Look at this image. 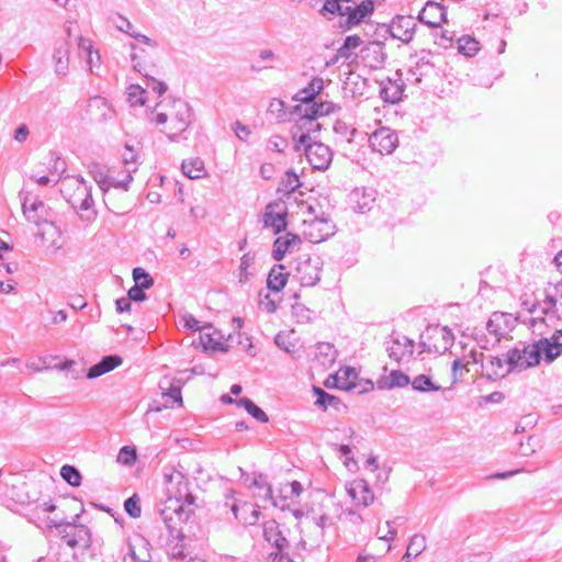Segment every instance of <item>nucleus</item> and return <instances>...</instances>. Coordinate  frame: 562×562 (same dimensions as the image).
<instances>
[{
	"label": "nucleus",
	"mask_w": 562,
	"mask_h": 562,
	"mask_svg": "<svg viewBox=\"0 0 562 562\" xmlns=\"http://www.w3.org/2000/svg\"><path fill=\"white\" fill-rule=\"evenodd\" d=\"M561 355L562 329L555 330L550 338H540L529 345L519 342L505 353L494 357V379L536 367L541 359L551 363Z\"/></svg>",
	"instance_id": "nucleus-1"
},
{
	"label": "nucleus",
	"mask_w": 562,
	"mask_h": 562,
	"mask_svg": "<svg viewBox=\"0 0 562 562\" xmlns=\"http://www.w3.org/2000/svg\"><path fill=\"white\" fill-rule=\"evenodd\" d=\"M167 498L158 507V514L171 537L182 540L183 526L194 514V496L184 474L171 469L164 474Z\"/></svg>",
	"instance_id": "nucleus-2"
},
{
	"label": "nucleus",
	"mask_w": 562,
	"mask_h": 562,
	"mask_svg": "<svg viewBox=\"0 0 562 562\" xmlns=\"http://www.w3.org/2000/svg\"><path fill=\"white\" fill-rule=\"evenodd\" d=\"M60 193L76 210L90 212L87 220H93L97 212L93 210L92 186L80 175L66 176L60 181Z\"/></svg>",
	"instance_id": "nucleus-3"
},
{
	"label": "nucleus",
	"mask_w": 562,
	"mask_h": 562,
	"mask_svg": "<svg viewBox=\"0 0 562 562\" xmlns=\"http://www.w3.org/2000/svg\"><path fill=\"white\" fill-rule=\"evenodd\" d=\"M374 10L372 0H326L319 13L324 16L327 14H338L347 18L349 25H356L362 22L367 16L371 15Z\"/></svg>",
	"instance_id": "nucleus-4"
},
{
	"label": "nucleus",
	"mask_w": 562,
	"mask_h": 562,
	"mask_svg": "<svg viewBox=\"0 0 562 562\" xmlns=\"http://www.w3.org/2000/svg\"><path fill=\"white\" fill-rule=\"evenodd\" d=\"M20 199L23 215L29 223L40 227L44 225V223L55 220L56 214L52 207L45 204L37 196H33L27 191H22L20 193Z\"/></svg>",
	"instance_id": "nucleus-5"
},
{
	"label": "nucleus",
	"mask_w": 562,
	"mask_h": 562,
	"mask_svg": "<svg viewBox=\"0 0 562 562\" xmlns=\"http://www.w3.org/2000/svg\"><path fill=\"white\" fill-rule=\"evenodd\" d=\"M420 347L424 352L443 353L453 344V334L448 327L429 326L420 335Z\"/></svg>",
	"instance_id": "nucleus-6"
},
{
	"label": "nucleus",
	"mask_w": 562,
	"mask_h": 562,
	"mask_svg": "<svg viewBox=\"0 0 562 562\" xmlns=\"http://www.w3.org/2000/svg\"><path fill=\"white\" fill-rule=\"evenodd\" d=\"M322 268L319 256L303 255L295 261L294 277L302 286H313L321 280Z\"/></svg>",
	"instance_id": "nucleus-7"
},
{
	"label": "nucleus",
	"mask_w": 562,
	"mask_h": 562,
	"mask_svg": "<svg viewBox=\"0 0 562 562\" xmlns=\"http://www.w3.org/2000/svg\"><path fill=\"white\" fill-rule=\"evenodd\" d=\"M295 110L301 114L296 121L291 133L295 142L294 150L301 151L302 145L311 143V135L321 130V124L317 123V116L312 113H305V108L295 106Z\"/></svg>",
	"instance_id": "nucleus-8"
},
{
	"label": "nucleus",
	"mask_w": 562,
	"mask_h": 562,
	"mask_svg": "<svg viewBox=\"0 0 562 562\" xmlns=\"http://www.w3.org/2000/svg\"><path fill=\"white\" fill-rule=\"evenodd\" d=\"M336 233V226L329 217H304L302 234L313 244H318Z\"/></svg>",
	"instance_id": "nucleus-9"
},
{
	"label": "nucleus",
	"mask_w": 562,
	"mask_h": 562,
	"mask_svg": "<svg viewBox=\"0 0 562 562\" xmlns=\"http://www.w3.org/2000/svg\"><path fill=\"white\" fill-rule=\"evenodd\" d=\"M544 310L542 313L549 321V324L555 319H562V280L555 284H549L544 289Z\"/></svg>",
	"instance_id": "nucleus-10"
},
{
	"label": "nucleus",
	"mask_w": 562,
	"mask_h": 562,
	"mask_svg": "<svg viewBox=\"0 0 562 562\" xmlns=\"http://www.w3.org/2000/svg\"><path fill=\"white\" fill-rule=\"evenodd\" d=\"M306 159L313 169L326 170L333 159L331 149L319 142L302 145Z\"/></svg>",
	"instance_id": "nucleus-11"
},
{
	"label": "nucleus",
	"mask_w": 562,
	"mask_h": 562,
	"mask_svg": "<svg viewBox=\"0 0 562 562\" xmlns=\"http://www.w3.org/2000/svg\"><path fill=\"white\" fill-rule=\"evenodd\" d=\"M148 540L139 533L127 539V551L124 553V562H151Z\"/></svg>",
	"instance_id": "nucleus-12"
},
{
	"label": "nucleus",
	"mask_w": 562,
	"mask_h": 562,
	"mask_svg": "<svg viewBox=\"0 0 562 562\" xmlns=\"http://www.w3.org/2000/svg\"><path fill=\"white\" fill-rule=\"evenodd\" d=\"M175 113L171 115V126L167 132L170 139L187 131L191 124L192 112L190 105L183 100L173 103Z\"/></svg>",
	"instance_id": "nucleus-13"
},
{
	"label": "nucleus",
	"mask_w": 562,
	"mask_h": 562,
	"mask_svg": "<svg viewBox=\"0 0 562 562\" xmlns=\"http://www.w3.org/2000/svg\"><path fill=\"white\" fill-rule=\"evenodd\" d=\"M370 147L381 155L392 154L398 145L397 135L387 127L376 130L370 135Z\"/></svg>",
	"instance_id": "nucleus-14"
},
{
	"label": "nucleus",
	"mask_w": 562,
	"mask_h": 562,
	"mask_svg": "<svg viewBox=\"0 0 562 562\" xmlns=\"http://www.w3.org/2000/svg\"><path fill=\"white\" fill-rule=\"evenodd\" d=\"M416 26L413 16L397 15L389 24L387 31L393 38L407 44L413 40Z\"/></svg>",
	"instance_id": "nucleus-15"
},
{
	"label": "nucleus",
	"mask_w": 562,
	"mask_h": 562,
	"mask_svg": "<svg viewBox=\"0 0 562 562\" xmlns=\"http://www.w3.org/2000/svg\"><path fill=\"white\" fill-rule=\"evenodd\" d=\"M346 491L358 508H367L374 501L373 492L363 479L353 480L348 483Z\"/></svg>",
	"instance_id": "nucleus-16"
},
{
	"label": "nucleus",
	"mask_w": 562,
	"mask_h": 562,
	"mask_svg": "<svg viewBox=\"0 0 562 562\" xmlns=\"http://www.w3.org/2000/svg\"><path fill=\"white\" fill-rule=\"evenodd\" d=\"M37 228L38 232L36 235L44 247L53 250L54 252L58 251L63 247L61 231L56 225L55 220L48 221Z\"/></svg>",
	"instance_id": "nucleus-17"
},
{
	"label": "nucleus",
	"mask_w": 562,
	"mask_h": 562,
	"mask_svg": "<svg viewBox=\"0 0 562 562\" xmlns=\"http://www.w3.org/2000/svg\"><path fill=\"white\" fill-rule=\"evenodd\" d=\"M446 9L438 2L428 1L418 14V20L431 27H438L446 21Z\"/></svg>",
	"instance_id": "nucleus-18"
},
{
	"label": "nucleus",
	"mask_w": 562,
	"mask_h": 562,
	"mask_svg": "<svg viewBox=\"0 0 562 562\" xmlns=\"http://www.w3.org/2000/svg\"><path fill=\"white\" fill-rule=\"evenodd\" d=\"M386 352L391 359L400 362L405 357L413 356L414 341L405 336L392 338L390 341H386Z\"/></svg>",
	"instance_id": "nucleus-19"
},
{
	"label": "nucleus",
	"mask_w": 562,
	"mask_h": 562,
	"mask_svg": "<svg viewBox=\"0 0 562 562\" xmlns=\"http://www.w3.org/2000/svg\"><path fill=\"white\" fill-rule=\"evenodd\" d=\"M301 243V237L293 233H286L283 236H279L273 243L272 258L276 261L282 260L286 252H291L295 248H299Z\"/></svg>",
	"instance_id": "nucleus-20"
},
{
	"label": "nucleus",
	"mask_w": 562,
	"mask_h": 562,
	"mask_svg": "<svg viewBox=\"0 0 562 562\" xmlns=\"http://www.w3.org/2000/svg\"><path fill=\"white\" fill-rule=\"evenodd\" d=\"M542 305H544V299H535L532 301L524 300L521 302L524 310L528 311L532 315V317L529 319V325L532 327L533 333L542 326L550 327L552 325L549 324L548 318L542 313V310H544Z\"/></svg>",
	"instance_id": "nucleus-21"
},
{
	"label": "nucleus",
	"mask_w": 562,
	"mask_h": 562,
	"mask_svg": "<svg viewBox=\"0 0 562 562\" xmlns=\"http://www.w3.org/2000/svg\"><path fill=\"white\" fill-rule=\"evenodd\" d=\"M66 535L63 537L64 541L70 548L79 547L86 549L90 547V532L85 526L67 525Z\"/></svg>",
	"instance_id": "nucleus-22"
},
{
	"label": "nucleus",
	"mask_w": 562,
	"mask_h": 562,
	"mask_svg": "<svg viewBox=\"0 0 562 562\" xmlns=\"http://www.w3.org/2000/svg\"><path fill=\"white\" fill-rule=\"evenodd\" d=\"M235 518L245 526H255L260 517L261 512L250 503L233 504L231 507Z\"/></svg>",
	"instance_id": "nucleus-23"
},
{
	"label": "nucleus",
	"mask_w": 562,
	"mask_h": 562,
	"mask_svg": "<svg viewBox=\"0 0 562 562\" xmlns=\"http://www.w3.org/2000/svg\"><path fill=\"white\" fill-rule=\"evenodd\" d=\"M87 111L90 117L97 122L111 120L114 114L108 101L100 95H95L89 99Z\"/></svg>",
	"instance_id": "nucleus-24"
},
{
	"label": "nucleus",
	"mask_w": 562,
	"mask_h": 562,
	"mask_svg": "<svg viewBox=\"0 0 562 562\" xmlns=\"http://www.w3.org/2000/svg\"><path fill=\"white\" fill-rule=\"evenodd\" d=\"M279 206L278 204L270 203L267 205L266 211L263 213V225L265 227L272 228L274 234H279L286 228V212H274V207Z\"/></svg>",
	"instance_id": "nucleus-25"
},
{
	"label": "nucleus",
	"mask_w": 562,
	"mask_h": 562,
	"mask_svg": "<svg viewBox=\"0 0 562 562\" xmlns=\"http://www.w3.org/2000/svg\"><path fill=\"white\" fill-rule=\"evenodd\" d=\"M70 44L61 41L54 48L53 59L55 63V72L57 75H66L69 67Z\"/></svg>",
	"instance_id": "nucleus-26"
},
{
	"label": "nucleus",
	"mask_w": 562,
	"mask_h": 562,
	"mask_svg": "<svg viewBox=\"0 0 562 562\" xmlns=\"http://www.w3.org/2000/svg\"><path fill=\"white\" fill-rule=\"evenodd\" d=\"M324 88V81L319 77H314L310 83L296 92L295 100L300 101L305 105L312 104L314 102V99L317 94L321 93V91Z\"/></svg>",
	"instance_id": "nucleus-27"
},
{
	"label": "nucleus",
	"mask_w": 562,
	"mask_h": 562,
	"mask_svg": "<svg viewBox=\"0 0 562 562\" xmlns=\"http://www.w3.org/2000/svg\"><path fill=\"white\" fill-rule=\"evenodd\" d=\"M515 325L516 319L512 315L494 312V338L497 341L505 338L514 329Z\"/></svg>",
	"instance_id": "nucleus-28"
},
{
	"label": "nucleus",
	"mask_w": 562,
	"mask_h": 562,
	"mask_svg": "<svg viewBox=\"0 0 562 562\" xmlns=\"http://www.w3.org/2000/svg\"><path fill=\"white\" fill-rule=\"evenodd\" d=\"M411 383L409 376L400 370H392L389 375L381 376L378 380V387L381 390H392L394 387H404Z\"/></svg>",
	"instance_id": "nucleus-29"
},
{
	"label": "nucleus",
	"mask_w": 562,
	"mask_h": 562,
	"mask_svg": "<svg viewBox=\"0 0 562 562\" xmlns=\"http://www.w3.org/2000/svg\"><path fill=\"white\" fill-rule=\"evenodd\" d=\"M403 92L404 83L401 79H389L382 85L380 94L384 101L396 103L402 99Z\"/></svg>",
	"instance_id": "nucleus-30"
},
{
	"label": "nucleus",
	"mask_w": 562,
	"mask_h": 562,
	"mask_svg": "<svg viewBox=\"0 0 562 562\" xmlns=\"http://www.w3.org/2000/svg\"><path fill=\"white\" fill-rule=\"evenodd\" d=\"M285 267L283 265H274L267 279V286L273 292H280L286 284L288 272H284Z\"/></svg>",
	"instance_id": "nucleus-31"
},
{
	"label": "nucleus",
	"mask_w": 562,
	"mask_h": 562,
	"mask_svg": "<svg viewBox=\"0 0 562 562\" xmlns=\"http://www.w3.org/2000/svg\"><path fill=\"white\" fill-rule=\"evenodd\" d=\"M263 537L269 543L273 544L279 550L288 543L279 529V524L273 519L263 524Z\"/></svg>",
	"instance_id": "nucleus-32"
},
{
	"label": "nucleus",
	"mask_w": 562,
	"mask_h": 562,
	"mask_svg": "<svg viewBox=\"0 0 562 562\" xmlns=\"http://www.w3.org/2000/svg\"><path fill=\"white\" fill-rule=\"evenodd\" d=\"M337 358V350L329 342H318L316 346L315 359L324 368L333 366Z\"/></svg>",
	"instance_id": "nucleus-33"
},
{
	"label": "nucleus",
	"mask_w": 562,
	"mask_h": 562,
	"mask_svg": "<svg viewBox=\"0 0 562 562\" xmlns=\"http://www.w3.org/2000/svg\"><path fill=\"white\" fill-rule=\"evenodd\" d=\"M19 502L43 513L53 512L56 508L50 499L32 498L30 491H25V496L19 495Z\"/></svg>",
	"instance_id": "nucleus-34"
},
{
	"label": "nucleus",
	"mask_w": 562,
	"mask_h": 562,
	"mask_svg": "<svg viewBox=\"0 0 562 562\" xmlns=\"http://www.w3.org/2000/svg\"><path fill=\"white\" fill-rule=\"evenodd\" d=\"M19 502L43 513L53 512L56 508L50 499L32 498L30 491H25V496L19 495Z\"/></svg>",
	"instance_id": "nucleus-35"
},
{
	"label": "nucleus",
	"mask_w": 562,
	"mask_h": 562,
	"mask_svg": "<svg viewBox=\"0 0 562 562\" xmlns=\"http://www.w3.org/2000/svg\"><path fill=\"white\" fill-rule=\"evenodd\" d=\"M181 168L190 179H199L204 175V162L200 158L183 160Z\"/></svg>",
	"instance_id": "nucleus-36"
},
{
	"label": "nucleus",
	"mask_w": 562,
	"mask_h": 562,
	"mask_svg": "<svg viewBox=\"0 0 562 562\" xmlns=\"http://www.w3.org/2000/svg\"><path fill=\"white\" fill-rule=\"evenodd\" d=\"M236 403L238 406L244 407L256 420L268 423L269 418L267 414L248 397H241Z\"/></svg>",
	"instance_id": "nucleus-37"
},
{
	"label": "nucleus",
	"mask_w": 562,
	"mask_h": 562,
	"mask_svg": "<svg viewBox=\"0 0 562 562\" xmlns=\"http://www.w3.org/2000/svg\"><path fill=\"white\" fill-rule=\"evenodd\" d=\"M304 108L305 113H312L317 117L331 114L340 109L335 103L328 101L321 103L313 102L312 104H307Z\"/></svg>",
	"instance_id": "nucleus-38"
},
{
	"label": "nucleus",
	"mask_w": 562,
	"mask_h": 562,
	"mask_svg": "<svg viewBox=\"0 0 562 562\" xmlns=\"http://www.w3.org/2000/svg\"><path fill=\"white\" fill-rule=\"evenodd\" d=\"M458 50L464 56L472 57L480 50V43L470 35H464L458 40Z\"/></svg>",
	"instance_id": "nucleus-39"
},
{
	"label": "nucleus",
	"mask_w": 562,
	"mask_h": 562,
	"mask_svg": "<svg viewBox=\"0 0 562 562\" xmlns=\"http://www.w3.org/2000/svg\"><path fill=\"white\" fill-rule=\"evenodd\" d=\"M88 169H89V173L92 176L94 181L99 184L100 189L105 192L110 177L106 176L103 167L97 162H91L88 166Z\"/></svg>",
	"instance_id": "nucleus-40"
},
{
	"label": "nucleus",
	"mask_w": 562,
	"mask_h": 562,
	"mask_svg": "<svg viewBox=\"0 0 562 562\" xmlns=\"http://www.w3.org/2000/svg\"><path fill=\"white\" fill-rule=\"evenodd\" d=\"M412 386L415 391L418 392H431L440 390V386L436 385L431 379L425 374L415 376L412 381Z\"/></svg>",
	"instance_id": "nucleus-41"
},
{
	"label": "nucleus",
	"mask_w": 562,
	"mask_h": 562,
	"mask_svg": "<svg viewBox=\"0 0 562 562\" xmlns=\"http://www.w3.org/2000/svg\"><path fill=\"white\" fill-rule=\"evenodd\" d=\"M426 549V538L423 535H414L407 546V557H418Z\"/></svg>",
	"instance_id": "nucleus-42"
},
{
	"label": "nucleus",
	"mask_w": 562,
	"mask_h": 562,
	"mask_svg": "<svg viewBox=\"0 0 562 562\" xmlns=\"http://www.w3.org/2000/svg\"><path fill=\"white\" fill-rule=\"evenodd\" d=\"M78 53L80 56L87 57V63L90 65V68L93 64V55L99 59V54L92 49L91 42L82 36L78 37Z\"/></svg>",
	"instance_id": "nucleus-43"
},
{
	"label": "nucleus",
	"mask_w": 562,
	"mask_h": 562,
	"mask_svg": "<svg viewBox=\"0 0 562 562\" xmlns=\"http://www.w3.org/2000/svg\"><path fill=\"white\" fill-rule=\"evenodd\" d=\"M301 186L299 176L294 171H286L282 181L281 188L279 190L284 191L286 193L294 192Z\"/></svg>",
	"instance_id": "nucleus-44"
},
{
	"label": "nucleus",
	"mask_w": 562,
	"mask_h": 562,
	"mask_svg": "<svg viewBox=\"0 0 562 562\" xmlns=\"http://www.w3.org/2000/svg\"><path fill=\"white\" fill-rule=\"evenodd\" d=\"M61 477L72 486H79L81 482L80 472L72 465H63L60 469Z\"/></svg>",
	"instance_id": "nucleus-45"
},
{
	"label": "nucleus",
	"mask_w": 562,
	"mask_h": 562,
	"mask_svg": "<svg viewBox=\"0 0 562 562\" xmlns=\"http://www.w3.org/2000/svg\"><path fill=\"white\" fill-rule=\"evenodd\" d=\"M133 279L135 284L139 285L145 290L149 289L154 284V279L151 278V276L146 270L139 267L134 268Z\"/></svg>",
	"instance_id": "nucleus-46"
},
{
	"label": "nucleus",
	"mask_w": 562,
	"mask_h": 562,
	"mask_svg": "<svg viewBox=\"0 0 562 562\" xmlns=\"http://www.w3.org/2000/svg\"><path fill=\"white\" fill-rule=\"evenodd\" d=\"M356 378L355 371L352 369H346L345 371H339L334 376L335 386L342 390H349L353 386L352 381H348L349 376Z\"/></svg>",
	"instance_id": "nucleus-47"
},
{
	"label": "nucleus",
	"mask_w": 562,
	"mask_h": 562,
	"mask_svg": "<svg viewBox=\"0 0 562 562\" xmlns=\"http://www.w3.org/2000/svg\"><path fill=\"white\" fill-rule=\"evenodd\" d=\"M124 509L132 518H138L142 514L140 498L137 494H133L124 502Z\"/></svg>",
	"instance_id": "nucleus-48"
},
{
	"label": "nucleus",
	"mask_w": 562,
	"mask_h": 562,
	"mask_svg": "<svg viewBox=\"0 0 562 562\" xmlns=\"http://www.w3.org/2000/svg\"><path fill=\"white\" fill-rule=\"evenodd\" d=\"M136 170H137V167L127 168L125 170L126 175H125L124 179H122V180H117V179H114V178L110 177L108 186H106V190L110 187H113V188H121L124 191H127L128 190V186H130V183L133 180L132 173L135 172Z\"/></svg>",
	"instance_id": "nucleus-49"
},
{
	"label": "nucleus",
	"mask_w": 562,
	"mask_h": 562,
	"mask_svg": "<svg viewBox=\"0 0 562 562\" xmlns=\"http://www.w3.org/2000/svg\"><path fill=\"white\" fill-rule=\"evenodd\" d=\"M538 439L533 436H527L526 442L520 441L517 453L521 457H529L536 452Z\"/></svg>",
	"instance_id": "nucleus-50"
},
{
	"label": "nucleus",
	"mask_w": 562,
	"mask_h": 562,
	"mask_svg": "<svg viewBox=\"0 0 562 562\" xmlns=\"http://www.w3.org/2000/svg\"><path fill=\"white\" fill-rule=\"evenodd\" d=\"M127 94H128V101L133 106L145 104L146 91L143 88H140L139 86L132 85L128 88Z\"/></svg>",
	"instance_id": "nucleus-51"
},
{
	"label": "nucleus",
	"mask_w": 562,
	"mask_h": 562,
	"mask_svg": "<svg viewBox=\"0 0 562 562\" xmlns=\"http://www.w3.org/2000/svg\"><path fill=\"white\" fill-rule=\"evenodd\" d=\"M115 27L121 31V32H124L126 34H128L131 37H133V34H136L137 32L135 31L134 29V25L126 19L124 18L123 15L121 14H116L113 19H112Z\"/></svg>",
	"instance_id": "nucleus-52"
},
{
	"label": "nucleus",
	"mask_w": 562,
	"mask_h": 562,
	"mask_svg": "<svg viewBox=\"0 0 562 562\" xmlns=\"http://www.w3.org/2000/svg\"><path fill=\"white\" fill-rule=\"evenodd\" d=\"M252 485L258 487L262 492L261 494H259V496L262 499H272V488L261 474L254 479Z\"/></svg>",
	"instance_id": "nucleus-53"
},
{
	"label": "nucleus",
	"mask_w": 562,
	"mask_h": 562,
	"mask_svg": "<svg viewBox=\"0 0 562 562\" xmlns=\"http://www.w3.org/2000/svg\"><path fill=\"white\" fill-rule=\"evenodd\" d=\"M135 461H136V451H135V449H133V448H131L128 446H124L123 448L120 449L119 454H117V462L119 463H122V464H125V465H131Z\"/></svg>",
	"instance_id": "nucleus-54"
},
{
	"label": "nucleus",
	"mask_w": 562,
	"mask_h": 562,
	"mask_svg": "<svg viewBox=\"0 0 562 562\" xmlns=\"http://www.w3.org/2000/svg\"><path fill=\"white\" fill-rule=\"evenodd\" d=\"M315 392L317 394L316 404L324 408H327L328 406H333L339 402L336 396L326 393L325 391H323L319 387H315Z\"/></svg>",
	"instance_id": "nucleus-55"
},
{
	"label": "nucleus",
	"mask_w": 562,
	"mask_h": 562,
	"mask_svg": "<svg viewBox=\"0 0 562 562\" xmlns=\"http://www.w3.org/2000/svg\"><path fill=\"white\" fill-rule=\"evenodd\" d=\"M362 43V40L358 35H349L345 38L344 45L339 49L341 56H347V52L358 48Z\"/></svg>",
	"instance_id": "nucleus-56"
},
{
	"label": "nucleus",
	"mask_w": 562,
	"mask_h": 562,
	"mask_svg": "<svg viewBox=\"0 0 562 562\" xmlns=\"http://www.w3.org/2000/svg\"><path fill=\"white\" fill-rule=\"evenodd\" d=\"M131 59L133 61V68L139 74H144L146 78H149L148 72L146 71V66L140 61V56L137 53V47L135 44H131Z\"/></svg>",
	"instance_id": "nucleus-57"
},
{
	"label": "nucleus",
	"mask_w": 562,
	"mask_h": 562,
	"mask_svg": "<svg viewBox=\"0 0 562 562\" xmlns=\"http://www.w3.org/2000/svg\"><path fill=\"white\" fill-rule=\"evenodd\" d=\"M122 158L125 170L127 168L136 167V164L138 162L137 154H135L134 149L128 145L125 146V151L123 153Z\"/></svg>",
	"instance_id": "nucleus-58"
},
{
	"label": "nucleus",
	"mask_w": 562,
	"mask_h": 562,
	"mask_svg": "<svg viewBox=\"0 0 562 562\" xmlns=\"http://www.w3.org/2000/svg\"><path fill=\"white\" fill-rule=\"evenodd\" d=\"M268 111H269V113L273 114L276 117L281 119L285 114V104L280 99H272L270 101Z\"/></svg>",
	"instance_id": "nucleus-59"
},
{
	"label": "nucleus",
	"mask_w": 562,
	"mask_h": 562,
	"mask_svg": "<svg viewBox=\"0 0 562 562\" xmlns=\"http://www.w3.org/2000/svg\"><path fill=\"white\" fill-rule=\"evenodd\" d=\"M100 363L104 369L105 373H108L113 369L117 368L122 363V359L119 356H105L102 358Z\"/></svg>",
	"instance_id": "nucleus-60"
},
{
	"label": "nucleus",
	"mask_w": 562,
	"mask_h": 562,
	"mask_svg": "<svg viewBox=\"0 0 562 562\" xmlns=\"http://www.w3.org/2000/svg\"><path fill=\"white\" fill-rule=\"evenodd\" d=\"M269 146L272 150L283 153L288 147V140L279 135H273L269 138Z\"/></svg>",
	"instance_id": "nucleus-61"
},
{
	"label": "nucleus",
	"mask_w": 562,
	"mask_h": 562,
	"mask_svg": "<svg viewBox=\"0 0 562 562\" xmlns=\"http://www.w3.org/2000/svg\"><path fill=\"white\" fill-rule=\"evenodd\" d=\"M314 524L317 528H319V532L323 533V531L334 525L333 517L328 516L327 514H322L319 516L313 517Z\"/></svg>",
	"instance_id": "nucleus-62"
},
{
	"label": "nucleus",
	"mask_w": 562,
	"mask_h": 562,
	"mask_svg": "<svg viewBox=\"0 0 562 562\" xmlns=\"http://www.w3.org/2000/svg\"><path fill=\"white\" fill-rule=\"evenodd\" d=\"M232 130L234 131L235 135L240 139V140H246L248 138V136L250 135V130L248 128V126L244 125L241 122L239 121H235L233 124H232Z\"/></svg>",
	"instance_id": "nucleus-63"
},
{
	"label": "nucleus",
	"mask_w": 562,
	"mask_h": 562,
	"mask_svg": "<svg viewBox=\"0 0 562 562\" xmlns=\"http://www.w3.org/2000/svg\"><path fill=\"white\" fill-rule=\"evenodd\" d=\"M144 290L145 289L140 288L139 285L134 284V286H132L128 290L127 297L134 302H143L146 300V294H145Z\"/></svg>",
	"instance_id": "nucleus-64"
}]
</instances>
